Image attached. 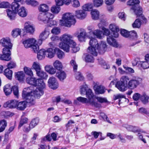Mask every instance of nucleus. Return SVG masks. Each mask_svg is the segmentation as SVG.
<instances>
[{"label": "nucleus", "mask_w": 149, "mask_h": 149, "mask_svg": "<svg viewBox=\"0 0 149 149\" xmlns=\"http://www.w3.org/2000/svg\"><path fill=\"white\" fill-rule=\"evenodd\" d=\"M54 50L56 51V52H57V55L59 58L62 59L64 57V53L58 48H55Z\"/></svg>", "instance_id": "obj_43"}, {"label": "nucleus", "mask_w": 149, "mask_h": 149, "mask_svg": "<svg viewBox=\"0 0 149 149\" xmlns=\"http://www.w3.org/2000/svg\"><path fill=\"white\" fill-rule=\"evenodd\" d=\"M21 32V29L19 28H15L13 30L11 34L13 37L15 38L20 35Z\"/></svg>", "instance_id": "obj_38"}, {"label": "nucleus", "mask_w": 149, "mask_h": 149, "mask_svg": "<svg viewBox=\"0 0 149 149\" xmlns=\"http://www.w3.org/2000/svg\"><path fill=\"white\" fill-rule=\"evenodd\" d=\"M141 79L138 77H133L129 81L127 88L131 89H134L141 83Z\"/></svg>", "instance_id": "obj_9"}, {"label": "nucleus", "mask_w": 149, "mask_h": 149, "mask_svg": "<svg viewBox=\"0 0 149 149\" xmlns=\"http://www.w3.org/2000/svg\"><path fill=\"white\" fill-rule=\"evenodd\" d=\"M24 30L26 33L32 34L35 31V28L33 24L28 21L26 22L25 23Z\"/></svg>", "instance_id": "obj_12"}, {"label": "nucleus", "mask_w": 149, "mask_h": 149, "mask_svg": "<svg viewBox=\"0 0 149 149\" xmlns=\"http://www.w3.org/2000/svg\"><path fill=\"white\" fill-rule=\"evenodd\" d=\"M92 33L97 38L101 39L104 37V34L103 33L102 31L98 29H96L93 31Z\"/></svg>", "instance_id": "obj_35"}, {"label": "nucleus", "mask_w": 149, "mask_h": 149, "mask_svg": "<svg viewBox=\"0 0 149 149\" xmlns=\"http://www.w3.org/2000/svg\"><path fill=\"white\" fill-rule=\"evenodd\" d=\"M54 15L50 13H40L39 14L38 19L45 23H47L49 20L54 18Z\"/></svg>", "instance_id": "obj_7"}, {"label": "nucleus", "mask_w": 149, "mask_h": 149, "mask_svg": "<svg viewBox=\"0 0 149 149\" xmlns=\"http://www.w3.org/2000/svg\"><path fill=\"white\" fill-rule=\"evenodd\" d=\"M31 68L32 69H34L36 72L41 69L40 63L37 61H35L33 63Z\"/></svg>", "instance_id": "obj_39"}, {"label": "nucleus", "mask_w": 149, "mask_h": 149, "mask_svg": "<svg viewBox=\"0 0 149 149\" xmlns=\"http://www.w3.org/2000/svg\"><path fill=\"white\" fill-rule=\"evenodd\" d=\"M136 16L139 17V18L136 19L132 24V27L134 28H139L142 24H146L147 21V19L142 13L139 15Z\"/></svg>", "instance_id": "obj_10"}, {"label": "nucleus", "mask_w": 149, "mask_h": 149, "mask_svg": "<svg viewBox=\"0 0 149 149\" xmlns=\"http://www.w3.org/2000/svg\"><path fill=\"white\" fill-rule=\"evenodd\" d=\"M39 120L38 118H36L33 119L30 123L29 128H26L25 129V131L27 132H29L31 129L34 128L38 124Z\"/></svg>", "instance_id": "obj_21"}, {"label": "nucleus", "mask_w": 149, "mask_h": 149, "mask_svg": "<svg viewBox=\"0 0 149 149\" xmlns=\"http://www.w3.org/2000/svg\"><path fill=\"white\" fill-rule=\"evenodd\" d=\"M49 34V31L45 29L44 31L40 34L39 36V38L45 40L47 38Z\"/></svg>", "instance_id": "obj_36"}, {"label": "nucleus", "mask_w": 149, "mask_h": 149, "mask_svg": "<svg viewBox=\"0 0 149 149\" xmlns=\"http://www.w3.org/2000/svg\"><path fill=\"white\" fill-rule=\"evenodd\" d=\"M26 103L25 101H23L18 102H17V109L20 110H24L26 108Z\"/></svg>", "instance_id": "obj_31"}, {"label": "nucleus", "mask_w": 149, "mask_h": 149, "mask_svg": "<svg viewBox=\"0 0 149 149\" xmlns=\"http://www.w3.org/2000/svg\"><path fill=\"white\" fill-rule=\"evenodd\" d=\"M7 66L9 69L13 68L16 67V64L15 61H10L8 64Z\"/></svg>", "instance_id": "obj_62"}, {"label": "nucleus", "mask_w": 149, "mask_h": 149, "mask_svg": "<svg viewBox=\"0 0 149 149\" xmlns=\"http://www.w3.org/2000/svg\"><path fill=\"white\" fill-rule=\"evenodd\" d=\"M129 36L130 38L134 39L137 38V33L136 31H132L129 32Z\"/></svg>", "instance_id": "obj_57"}, {"label": "nucleus", "mask_w": 149, "mask_h": 149, "mask_svg": "<svg viewBox=\"0 0 149 149\" xmlns=\"http://www.w3.org/2000/svg\"><path fill=\"white\" fill-rule=\"evenodd\" d=\"M48 83L49 86L52 89H55L58 87V83L54 77H51L49 78Z\"/></svg>", "instance_id": "obj_16"}, {"label": "nucleus", "mask_w": 149, "mask_h": 149, "mask_svg": "<svg viewBox=\"0 0 149 149\" xmlns=\"http://www.w3.org/2000/svg\"><path fill=\"white\" fill-rule=\"evenodd\" d=\"M28 119L26 118H22L20 121L19 124L18 126V128H19L24 124L26 123L28 121Z\"/></svg>", "instance_id": "obj_61"}, {"label": "nucleus", "mask_w": 149, "mask_h": 149, "mask_svg": "<svg viewBox=\"0 0 149 149\" xmlns=\"http://www.w3.org/2000/svg\"><path fill=\"white\" fill-rule=\"evenodd\" d=\"M140 2L139 0H130L127 2L128 5L132 6L131 9L136 15H139L142 13V8L139 5Z\"/></svg>", "instance_id": "obj_5"}, {"label": "nucleus", "mask_w": 149, "mask_h": 149, "mask_svg": "<svg viewBox=\"0 0 149 149\" xmlns=\"http://www.w3.org/2000/svg\"><path fill=\"white\" fill-rule=\"evenodd\" d=\"M36 41V40L34 38H29L23 41V43L25 48H28L31 47L33 45L35 44Z\"/></svg>", "instance_id": "obj_18"}, {"label": "nucleus", "mask_w": 149, "mask_h": 149, "mask_svg": "<svg viewBox=\"0 0 149 149\" xmlns=\"http://www.w3.org/2000/svg\"><path fill=\"white\" fill-rule=\"evenodd\" d=\"M4 74L9 79H11L12 77L13 72L12 70L8 68L5 70L4 72Z\"/></svg>", "instance_id": "obj_41"}, {"label": "nucleus", "mask_w": 149, "mask_h": 149, "mask_svg": "<svg viewBox=\"0 0 149 149\" xmlns=\"http://www.w3.org/2000/svg\"><path fill=\"white\" fill-rule=\"evenodd\" d=\"M90 54V53L88 52V54L86 55L85 60L86 62L93 63L94 61V59L92 56L93 55L92 54V55H91Z\"/></svg>", "instance_id": "obj_47"}, {"label": "nucleus", "mask_w": 149, "mask_h": 149, "mask_svg": "<svg viewBox=\"0 0 149 149\" xmlns=\"http://www.w3.org/2000/svg\"><path fill=\"white\" fill-rule=\"evenodd\" d=\"M138 66H140L143 69H146L149 68V63L147 61H140Z\"/></svg>", "instance_id": "obj_45"}, {"label": "nucleus", "mask_w": 149, "mask_h": 149, "mask_svg": "<svg viewBox=\"0 0 149 149\" xmlns=\"http://www.w3.org/2000/svg\"><path fill=\"white\" fill-rule=\"evenodd\" d=\"M120 81L127 86L128 82L130 81L129 78L127 76H123L120 78Z\"/></svg>", "instance_id": "obj_50"}, {"label": "nucleus", "mask_w": 149, "mask_h": 149, "mask_svg": "<svg viewBox=\"0 0 149 149\" xmlns=\"http://www.w3.org/2000/svg\"><path fill=\"white\" fill-rule=\"evenodd\" d=\"M10 6V4L7 2H3L0 3V8H6Z\"/></svg>", "instance_id": "obj_63"}, {"label": "nucleus", "mask_w": 149, "mask_h": 149, "mask_svg": "<svg viewBox=\"0 0 149 149\" xmlns=\"http://www.w3.org/2000/svg\"><path fill=\"white\" fill-rule=\"evenodd\" d=\"M26 3L33 7H35L39 4V3L35 0H26Z\"/></svg>", "instance_id": "obj_49"}, {"label": "nucleus", "mask_w": 149, "mask_h": 149, "mask_svg": "<svg viewBox=\"0 0 149 149\" xmlns=\"http://www.w3.org/2000/svg\"><path fill=\"white\" fill-rule=\"evenodd\" d=\"M7 16L10 20L15 19L17 13L13 10L8 9L6 10Z\"/></svg>", "instance_id": "obj_23"}, {"label": "nucleus", "mask_w": 149, "mask_h": 149, "mask_svg": "<svg viewBox=\"0 0 149 149\" xmlns=\"http://www.w3.org/2000/svg\"><path fill=\"white\" fill-rule=\"evenodd\" d=\"M77 101L82 103L89 104V101L87 98L85 97H79L77 98Z\"/></svg>", "instance_id": "obj_55"}, {"label": "nucleus", "mask_w": 149, "mask_h": 149, "mask_svg": "<svg viewBox=\"0 0 149 149\" xmlns=\"http://www.w3.org/2000/svg\"><path fill=\"white\" fill-rule=\"evenodd\" d=\"M24 76L25 74L23 72H18L15 74V77L20 81L23 80Z\"/></svg>", "instance_id": "obj_42"}, {"label": "nucleus", "mask_w": 149, "mask_h": 149, "mask_svg": "<svg viewBox=\"0 0 149 149\" xmlns=\"http://www.w3.org/2000/svg\"><path fill=\"white\" fill-rule=\"evenodd\" d=\"M55 52L54 49L49 48L46 50V56L49 58H52L54 57Z\"/></svg>", "instance_id": "obj_24"}, {"label": "nucleus", "mask_w": 149, "mask_h": 149, "mask_svg": "<svg viewBox=\"0 0 149 149\" xmlns=\"http://www.w3.org/2000/svg\"><path fill=\"white\" fill-rule=\"evenodd\" d=\"M90 46L87 49V52L93 56H96L97 53L100 54H104L105 51V49L107 47L106 44L105 42H101L99 44L96 39L93 38H91L89 41Z\"/></svg>", "instance_id": "obj_1"}, {"label": "nucleus", "mask_w": 149, "mask_h": 149, "mask_svg": "<svg viewBox=\"0 0 149 149\" xmlns=\"http://www.w3.org/2000/svg\"><path fill=\"white\" fill-rule=\"evenodd\" d=\"M120 33L123 36L127 38L129 36V32L124 29H121L120 30Z\"/></svg>", "instance_id": "obj_64"}, {"label": "nucleus", "mask_w": 149, "mask_h": 149, "mask_svg": "<svg viewBox=\"0 0 149 149\" xmlns=\"http://www.w3.org/2000/svg\"><path fill=\"white\" fill-rule=\"evenodd\" d=\"M56 76L60 81H63L66 77V74L65 72L63 70H60L57 72Z\"/></svg>", "instance_id": "obj_26"}, {"label": "nucleus", "mask_w": 149, "mask_h": 149, "mask_svg": "<svg viewBox=\"0 0 149 149\" xmlns=\"http://www.w3.org/2000/svg\"><path fill=\"white\" fill-rule=\"evenodd\" d=\"M17 101L15 100H10L4 103L3 107L6 108H15L17 107Z\"/></svg>", "instance_id": "obj_17"}, {"label": "nucleus", "mask_w": 149, "mask_h": 149, "mask_svg": "<svg viewBox=\"0 0 149 149\" xmlns=\"http://www.w3.org/2000/svg\"><path fill=\"white\" fill-rule=\"evenodd\" d=\"M139 113L143 114H145L148 116H149V111H148L145 108L141 107L139 109Z\"/></svg>", "instance_id": "obj_59"}, {"label": "nucleus", "mask_w": 149, "mask_h": 149, "mask_svg": "<svg viewBox=\"0 0 149 149\" xmlns=\"http://www.w3.org/2000/svg\"><path fill=\"white\" fill-rule=\"evenodd\" d=\"M94 6L96 7L101 6L103 3V0H93Z\"/></svg>", "instance_id": "obj_54"}, {"label": "nucleus", "mask_w": 149, "mask_h": 149, "mask_svg": "<svg viewBox=\"0 0 149 149\" xmlns=\"http://www.w3.org/2000/svg\"><path fill=\"white\" fill-rule=\"evenodd\" d=\"M36 74L39 77L42 79H46L48 76V75L46 72L41 70L37 72Z\"/></svg>", "instance_id": "obj_29"}, {"label": "nucleus", "mask_w": 149, "mask_h": 149, "mask_svg": "<svg viewBox=\"0 0 149 149\" xmlns=\"http://www.w3.org/2000/svg\"><path fill=\"white\" fill-rule=\"evenodd\" d=\"M53 65L55 69L58 70H60L63 68L62 63L58 60H56L54 62Z\"/></svg>", "instance_id": "obj_32"}, {"label": "nucleus", "mask_w": 149, "mask_h": 149, "mask_svg": "<svg viewBox=\"0 0 149 149\" xmlns=\"http://www.w3.org/2000/svg\"><path fill=\"white\" fill-rule=\"evenodd\" d=\"M140 100L144 104H146L148 102L149 97L146 94L144 93L141 96Z\"/></svg>", "instance_id": "obj_46"}, {"label": "nucleus", "mask_w": 149, "mask_h": 149, "mask_svg": "<svg viewBox=\"0 0 149 149\" xmlns=\"http://www.w3.org/2000/svg\"><path fill=\"white\" fill-rule=\"evenodd\" d=\"M87 88V85L85 84H84L81 86L80 87V94L81 95H84L85 93H86V92L87 91L86 90Z\"/></svg>", "instance_id": "obj_48"}, {"label": "nucleus", "mask_w": 149, "mask_h": 149, "mask_svg": "<svg viewBox=\"0 0 149 149\" xmlns=\"http://www.w3.org/2000/svg\"><path fill=\"white\" fill-rule=\"evenodd\" d=\"M7 126V122L6 120H0V132L3 131Z\"/></svg>", "instance_id": "obj_44"}, {"label": "nucleus", "mask_w": 149, "mask_h": 149, "mask_svg": "<svg viewBox=\"0 0 149 149\" xmlns=\"http://www.w3.org/2000/svg\"><path fill=\"white\" fill-rule=\"evenodd\" d=\"M75 76L76 79L79 81H82L84 79V77L80 72H76Z\"/></svg>", "instance_id": "obj_52"}, {"label": "nucleus", "mask_w": 149, "mask_h": 149, "mask_svg": "<svg viewBox=\"0 0 149 149\" xmlns=\"http://www.w3.org/2000/svg\"><path fill=\"white\" fill-rule=\"evenodd\" d=\"M106 20L105 19L101 20L100 22L98 24V26L99 28L102 30L103 28H105L104 26L106 24Z\"/></svg>", "instance_id": "obj_60"}, {"label": "nucleus", "mask_w": 149, "mask_h": 149, "mask_svg": "<svg viewBox=\"0 0 149 149\" xmlns=\"http://www.w3.org/2000/svg\"><path fill=\"white\" fill-rule=\"evenodd\" d=\"M3 90L6 95H9L11 94L12 91L10 85V84L6 85L4 87Z\"/></svg>", "instance_id": "obj_37"}, {"label": "nucleus", "mask_w": 149, "mask_h": 149, "mask_svg": "<svg viewBox=\"0 0 149 149\" xmlns=\"http://www.w3.org/2000/svg\"><path fill=\"white\" fill-rule=\"evenodd\" d=\"M94 88L95 92L97 94H103L105 92L104 88L102 85H95L94 86Z\"/></svg>", "instance_id": "obj_25"}, {"label": "nucleus", "mask_w": 149, "mask_h": 149, "mask_svg": "<svg viewBox=\"0 0 149 149\" xmlns=\"http://www.w3.org/2000/svg\"><path fill=\"white\" fill-rule=\"evenodd\" d=\"M24 70L25 73L27 75L31 76H32L33 75V72L30 68L25 67L24 68Z\"/></svg>", "instance_id": "obj_53"}, {"label": "nucleus", "mask_w": 149, "mask_h": 149, "mask_svg": "<svg viewBox=\"0 0 149 149\" xmlns=\"http://www.w3.org/2000/svg\"><path fill=\"white\" fill-rule=\"evenodd\" d=\"M20 5L18 3L13 2L11 4L12 10L15 12L17 13L20 9Z\"/></svg>", "instance_id": "obj_34"}, {"label": "nucleus", "mask_w": 149, "mask_h": 149, "mask_svg": "<svg viewBox=\"0 0 149 149\" xmlns=\"http://www.w3.org/2000/svg\"><path fill=\"white\" fill-rule=\"evenodd\" d=\"M18 15L22 17H26L27 15V12L26 9L23 6H21L20 8V9L17 12Z\"/></svg>", "instance_id": "obj_28"}, {"label": "nucleus", "mask_w": 149, "mask_h": 149, "mask_svg": "<svg viewBox=\"0 0 149 149\" xmlns=\"http://www.w3.org/2000/svg\"><path fill=\"white\" fill-rule=\"evenodd\" d=\"M91 14L92 19L95 20H97L99 19L100 15V12L97 9H93L91 10Z\"/></svg>", "instance_id": "obj_22"}, {"label": "nucleus", "mask_w": 149, "mask_h": 149, "mask_svg": "<svg viewBox=\"0 0 149 149\" xmlns=\"http://www.w3.org/2000/svg\"><path fill=\"white\" fill-rule=\"evenodd\" d=\"M77 34V37L78 40L80 42H84L87 36V33L86 31L84 29H81L79 31L77 32L75 34Z\"/></svg>", "instance_id": "obj_14"}, {"label": "nucleus", "mask_w": 149, "mask_h": 149, "mask_svg": "<svg viewBox=\"0 0 149 149\" xmlns=\"http://www.w3.org/2000/svg\"><path fill=\"white\" fill-rule=\"evenodd\" d=\"M93 5L92 3H88L84 5L82 7V9L85 11H91L93 8Z\"/></svg>", "instance_id": "obj_40"}, {"label": "nucleus", "mask_w": 149, "mask_h": 149, "mask_svg": "<svg viewBox=\"0 0 149 149\" xmlns=\"http://www.w3.org/2000/svg\"><path fill=\"white\" fill-rule=\"evenodd\" d=\"M86 97L88 98L87 99L89 101V104L95 107H98V104L97 102H95L93 100L94 95L92 92V90L90 89H88L86 91Z\"/></svg>", "instance_id": "obj_11"}, {"label": "nucleus", "mask_w": 149, "mask_h": 149, "mask_svg": "<svg viewBox=\"0 0 149 149\" xmlns=\"http://www.w3.org/2000/svg\"><path fill=\"white\" fill-rule=\"evenodd\" d=\"M38 10L40 12L47 13L49 10L48 6L45 4H42L38 7Z\"/></svg>", "instance_id": "obj_30"}, {"label": "nucleus", "mask_w": 149, "mask_h": 149, "mask_svg": "<svg viewBox=\"0 0 149 149\" xmlns=\"http://www.w3.org/2000/svg\"><path fill=\"white\" fill-rule=\"evenodd\" d=\"M109 28L112 32L111 36L114 38L118 37L119 35L118 32L119 31L118 26L115 24H111L109 25Z\"/></svg>", "instance_id": "obj_15"}, {"label": "nucleus", "mask_w": 149, "mask_h": 149, "mask_svg": "<svg viewBox=\"0 0 149 149\" xmlns=\"http://www.w3.org/2000/svg\"><path fill=\"white\" fill-rule=\"evenodd\" d=\"M60 40L61 41L59 44V47L66 52L70 50V45L73 43L74 45L75 42L73 40V36L68 34H64L60 37Z\"/></svg>", "instance_id": "obj_3"}, {"label": "nucleus", "mask_w": 149, "mask_h": 149, "mask_svg": "<svg viewBox=\"0 0 149 149\" xmlns=\"http://www.w3.org/2000/svg\"><path fill=\"white\" fill-rule=\"evenodd\" d=\"M61 10L60 8L56 6H53L51 8V11L54 14H57L60 12Z\"/></svg>", "instance_id": "obj_51"}, {"label": "nucleus", "mask_w": 149, "mask_h": 149, "mask_svg": "<svg viewBox=\"0 0 149 149\" xmlns=\"http://www.w3.org/2000/svg\"><path fill=\"white\" fill-rule=\"evenodd\" d=\"M70 64L73 67L74 71H76L77 69L78 66L76 62L75 58L72 59L70 61Z\"/></svg>", "instance_id": "obj_56"}, {"label": "nucleus", "mask_w": 149, "mask_h": 149, "mask_svg": "<svg viewBox=\"0 0 149 149\" xmlns=\"http://www.w3.org/2000/svg\"><path fill=\"white\" fill-rule=\"evenodd\" d=\"M1 45L4 48L3 49V54H0V59L6 61H9L11 59V52L13 44L10 39L8 37L3 38L0 40Z\"/></svg>", "instance_id": "obj_2"}, {"label": "nucleus", "mask_w": 149, "mask_h": 149, "mask_svg": "<svg viewBox=\"0 0 149 149\" xmlns=\"http://www.w3.org/2000/svg\"><path fill=\"white\" fill-rule=\"evenodd\" d=\"M113 37L111 35H109L107 37V43L110 45L115 47H117L118 45L117 42L115 39L113 38Z\"/></svg>", "instance_id": "obj_20"}, {"label": "nucleus", "mask_w": 149, "mask_h": 149, "mask_svg": "<svg viewBox=\"0 0 149 149\" xmlns=\"http://www.w3.org/2000/svg\"><path fill=\"white\" fill-rule=\"evenodd\" d=\"M37 52V58L39 60H41L44 59L46 56V50L44 49H40Z\"/></svg>", "instance_id": "obj_33"}, {"label": "nucleus", "mask_w": 149, "mask_h": 149, "mask_svg": "<svg viewBox=\"0 0 149 149\" xmlns=\"http://www.w3.org/2000/svg\"><path fill=\"white\" fill-rule=\"evenodd\" d=\"M116 87L120 91H125L127 88V86L124 85L120 81L117 82L116 85Z\"/></svg>", "instance_id": "obj_27"}, {"label": "nucleus", "mask_w": 149, "mask_h": 149, "mask_svg": "<svg viewBox=\"0 0 149 149\" xmlns=\"http://www.w3.org/2000/svg\"><path fill=\"white\" fill-rule=\"evenodd\" d=\"M51 32L54 34L58 35L61 32V29L59 27H55L52 29Z\"/></svg>", "instance_id": "obj_58"}, {"label": "nucleus", "mask_w": 149, "mask_h": 149, "mask_svg": "<svg viewBox=\"0 0 149 149\" xmlns=\"http://www.w3.org/2000/svg\"><path fill=\"white\" fill-rule=\"evenodd\" d=\"M26 89H24L22 93V97L25 99L26 103H28L29 106L35 104V97H36L31 92H27Z\"/></svg>", "instance_id": "obj_6"}, {"label": "nucleus", "mask_w": 149, "mask_h": 149, "mask_svg": "<svg viewBox=\"0 0 149 149\" xmlns=\"http://www.w3.org/2000/svg\"><path fill=\"white\" fill-rule=\"evenodd\" d=\"M37 86H38V87L36 88L35 90L31 91V93L36 97L39 98L44 93L43 89L45 88V86L44 88H42L41 84Z\"/></svg>", "instance_id": "obj_13"}, {"label": "nucleus", "mask_w": 149, "mask_h": 149, "mask_svg": "<svg viewBox=\"0 0 149 149\" xmlns=\"http://www.w3.org/2000/svg\"><path fill=\"white\" fill-rule=\"evenodd\" d=\"M26 81L28 84L34 86H37L40 84L42 86V88H44L45 86V83L42 79L28 77L26 78Z\"/></svg>", "instance_id": "obj_8"}, {"label": "nucleus", "mask_w": 149, "mask_h": 149, "mask_svg": "<svg viewBox=\"0 0 149 149\" xmlns=\"http://www.w3.org/2000/svg\"><path fill=\"white\" fill-rule=\"evenodd\" d=\"M87 15V13L83 10H77L75 11V16L77 18L80 19H85Z\"/></svg>", "instance_id": "obj_19"}, {"label": "nucleus", "mask_w": 149, "mask_h": 149, "mask_svg": "<svg viewBox=\"0 0 149 149\" xmlns=\"http://www.w3.org/2000/svg\"><path fill=\"white\" fill-rule=\"evenodd\" d=\"M76 22L74 16L71 13H66L63 14L62 19L60 20L61 26L70 27L71 25H74Z\"/></svg>", "instance_id": "obj_4"}]
</instances>
